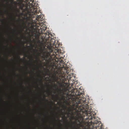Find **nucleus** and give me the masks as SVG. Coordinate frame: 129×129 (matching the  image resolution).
I'll list each match as a JSON object with an SVG mask.
<instances>
[{
    "label": "nucleus",
    "instance_id": "nucleus-21",
    "mask_svg": "<svg viewBox=\"0 0 129 129\" xmlns=\"http://www.w3.org/2000/svg\"><path fill=\"white\" fill-rule=\"evenodd\" d=\"M61 129H63L62 128H61Z\"/></svg>",
    "mask_w": 129,
    "mask_h": 129
},
{
    "label": "nucleus",
    "instance_id": "nucleus-5",
    "mask_svg": "<svg viewBox=\"0 0 129 129\" xmlns=\"http://www.w3.org/2000/svg\"><path fill=\"white\" fill-rule=\"evenodd\" d=\"M98 117L94 118L90 122H87V124L89 129H104L102 127V124Z\"/></svg>",
    "mask_w": 129,
    "mask_h": 129
},
{
    "label": "nucleus",
    "instance_id": "nucleus-6",
    "mask_svg": "<svg viewBox=\"0 0 129 129\" xmlns=\"http://www.w3.org/2000/svg\"><path fill=\"white\" fill-rule=\"evenodd\" d=\"M25 20V22H24L23 24L24 25L25 28L28 29L33 28L34 26L33 25L34 22L32 18V16L31 13H29L28 14H25L24 18Z\"/></svg>",
    "mask_w": 129,
    "mask_h": 129
},
{
    "label": "nucleus",
    "instance_id": "nucleus-17",
    "mask_svg": "<svg viewBox=\"0 0 129 129\" xmlns=\"http://www.w3.org/2000/svg\"><path fill=\"white\" fill-rule=\"evenodd\" d=\"M34 71V70L33 69V71Z\"/></svg>",
    "mask_w": 129,
    "mask_h": 129
},
{
    "label": "nucleus",
    "instance_id": "nucleus-13",
    "mask_svg": "<svg viewBox=\"0 0 129 129\" xmlns=\"http://www.w3.org/2000/svg\"><path fill=\"white\" fill-rule=\"evenodd\" d=\"M74 122H73V123H72V124H73L74 123Z\"/></svg>",
    "mask_w": 129,
    "mask_h": 129
},
{
    "label": "nucleus",
    "instance_id": "nucleus-7",
    "mask_svg": "<svg viewBox=\"0 0 129 129\" xmlns=\"http://www.w3.org/2000/svg\"><path fill=\"white\" fill-rule=\"evenodd\" d=\"M58 84L59 87L60 88L59 90L60 91H64V92L68 91V92H70L71 88L69 86H66V85H64L62 82H60V81H57L56 82Z\"/></svg>",
    "mask_w": 129,
    "mask_h": 129
},
{
    "label": "nucleus",
    "instance_id": "nucleus-2",
    "mask_svg": "<svg viewBox=\"0 0 129 129\" xmlns=\"http://www.w3.org/2000/svg\"><path fill=\"white\" fill-rule=\"evenodd\" d=\"M39 33L36 31L35 34V36L37 38V43L42 48L41 53L43 55L41 56L43 59L42 60H45L48 63H51L53 65L54 63V59L51 57L50 53L53 52L52 45H54L55 42V40L52 38L53 36L52 34L48 31H46L45 34L44 38L47 40L49 42V45L47 46L46 45V42L44 41L43 38H42L41 40L39 39Z\"/></svg>",
    "mask_w": 129,
    "mask_h": 129
},
{
    "label": "nucleus",
    "instance_id": "nucleus-10",
    "mask_svg": "<svg viewBox=\"0 0 129 129\" xmlns=\"http://www.w3.org/2000/svg\"><path fill=\"white\" fill-rule=\"evenodd\" d=\"M77 83V82L76 81H75L72 84V85H71V87H72V86H73V85H75V84Z\"/></svg>",
    "mask_w": 129,
    "mask_h": 129
},
{
    "label": "nucleus",
    "instance_id": "nucleus-20",
    "mask_svg": "<svg viewBox=\"0 0 129 129\" xmlns=\"http://www.w3.org/2000/svg\"><path fill=\"white\" fill-rule=\"evenodd\" d=\"M24 55H26V54H24Z\"/></svg>",
    "mask_w": 129,
    "mask_h": 129
},
{
    "label": "nucleus",
    "instance_id": "nucleus-12",
    "mask_svg": "<svg viewBox=\"0 0 129 129\" xmlns=\"http://www.w3.org/2000/svg\"><path fill=\"white\" fill-rule=\"evenodd\" d=\"M18 59H20V57L19 56H18Z\"/></svg>",
    "mask_w": 129,
    "mask_h": 129
},
{
    "label": "nucleus",
    "instance_id": "nucleus-4",
    "mask_svg": "<svg viewBox=\"0 0 129 129\" xmlns=\"http://www.w3.org/2000/svg\"><path fill=\"white\" fill-rule=\"evenodd\" d=\"M19 8L22 12H25V14L32 13L35 15L37 13L38 4L35 3L33 0H20L17 3Z\"/></svg>",
    "mask_w": 129,
    "mask_h": 129
},
{
    "label": "nucleus",
    "instance_id": "nucleus-18",
    "mask_svg": "<svg viewBox=\"0 0 129 129\" xmlns=\"http://www.w3.org/2000/svg\"><path fill=\"white\" fill-rule=\"evenodd\" d=\"M47 102H48V100H47Z\"/></svg>",
    "mask_w": 129,
    "mask_h": 129
},
{
    "label": "nucleus",
    "instance_id": "nucleus-3",
    "mask_svg": "<svg viewBox=\"0 0 129 129\" xmlns=\"http://www.w3.org/2000/svg\"><path fill=\"white\" fill-rule=\"evenodd\" d=\"M46 62L47 64H50V66L52 67V69H54L53 78L54 82L59 81L58 80L59 79H60L59 81L61 79L60 78L62 76V74L61 71L63 69H64L65 70H66V73L68 75H70L71 74L70 73L69 67L68 66L66 63H64V61L61 59H59L57 62V66H56L54 63L53 65L51 63H48Z\"/></svg>",
    "mask_w": 129,
    "mask_h": 129
},
{
    "label": "nucleus",
    "instance_id": "nucleus-15",
    "mask_svg": "<svg viewBox=\"0 0 129 129\" xmlns=\"http://www.w3.org/2000/svg\"><path fill=\"white\" fill-rule=\"evenodd\" d=\"M56 86H57V85H56Z\"/></svg>",
    "mask_w": 129,
    "mask_h": 129
},
{
    "label": "nucleus",
    "instance_id": "nucleus-8",
    "mask_svg": "<svg viewBox=\"0 0 129 129\" xmlns=\"http://www.w3.org/2000/svg\"><path fill=\"white\" fill-rule=\"evenodd\" d=\"M36 19L39 21H42L43 20V19L42 18H41V16L40 15H36Z\"/></svg>",
    "mask_w": 129,
    "mask_h": 129
},
{
    "label": "nucleus",
    "instance_id": "nucleus-14",
    "mask_svg": "<svg viewBox=\"0 0 129 129\" xmlns=\"http://www.w3.org/2000/svg\"><path fill=\"white\" fill-rule=\"evenodd\" d=\"M43 99H45V98H43Z\"/></svg>",
    "mask_w": 129,
    "mask_h": 129
},
{
    "label": "nucleus",
    "instance_id": "nucleus-9",
    "mask_svg": "<svg viewBox=\"0 0 129 129\" xmlns=\"http://www.w3.org/2000/svg\"><path fill=\"white\" fill-rule=\"evenodd\" d=\"M46 28H47L45 26H41V27H40V28L41 29V32L42 33H43L45 31Z\"/></svg>",
    "mask_w": 129,
    "mask_h": 129
},
{
    "label": "nucleus",
    "instance_id": "nucleus-16",
    "mask_svg": "<svg viewBox=\"0 0 129 129\" xmlns=\"http://www.w3.org/2000/svg\"><path fill=\"white\" fill-rule=\"evenodd\" d=\"M58 120L60 121V120L59 119Z\"/></svg>",
    "mask_w": 129,
    "mask_h": 129
},
{
    "label": "nucleus",
    "instance_id": "nucleus-11",
    "mask_svg": "<svg viewBox=\"0 0 129 129\" xmlns=\"http://www.w3.org/2000/svg\"><path fill=\"white\" fill-rule=\"evenodd\" d=\"M39 81L41 82V83H42V80H40Z\"/></svg>",
    "mask_w": 129,
    "mask_h": 129
},
{
    "label": "nucleus",
    "instance_id": "nucleus-1",
    "mask_svg": "<svg viewBox=\"0 0 129 129\" xmlns=\"http://www.w3.org/2000/svg\"><path fill=\"white\" fill-rule=\"evenodd\" d=\"M72 90H70V92L66 93V96L63 95V98L65 100V98L66 100L69 102L71 108H69V112H71L72 115H76V120L81 124L84 123V118L79 113L80 111L84 109L85 108V111L83 113H85V115L87 117L86 118L87 123L88 121L92 119H94V118H96L95 116V112L91 111L90 109H88L89 106L86 104L85 106L83 105L79 106L78 105L86 103L85 98L84 97L83 94V90L80 89H75L73 88Z\"/></svg>",
    "mask_w": 129,
    "mask_h": 129
},
{
    "label": "nucleus",
    "instance_id": "nucleus-19",
    "mask_svg": "<svg viewBox=\"0 0 129 129\" xmlns=\"http://www.w3.org/2000/svg\"><path fill=\"white\" fill-rule=\"evenodd\" d=\"M19 48H20V47H19Z\"/></svg>",
    "mask_w": 129,
    "mask_h": 129
}]
</instances>
